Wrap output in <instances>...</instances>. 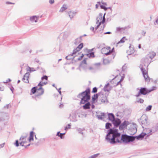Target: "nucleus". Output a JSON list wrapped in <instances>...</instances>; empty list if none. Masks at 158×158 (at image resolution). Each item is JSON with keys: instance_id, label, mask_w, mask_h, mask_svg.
Here are the masks:
<instances>
[{"instance_id": "6e6d98bb", "label": "nucleus", "mask_w": 158, "mask_h": 158, "mask_svg": "<svg viewBox=\"0 0 158 158\" xmlns=\"http://www.w3.org/2000/svg\"><path fill=\"white\" fill-rule=\"evenodd\" d=\"M54 2V0H49V2L51 4H53Z\"/></svg>"}, {"instance_id": "f257e3e1", "label": "nucleus", "mask_w": 158, "mask_h": 158, "mask_svg": "<svg viewBox=\"0 0 158 158\" xmlns=\"http://www.w3.org/2000/svg\"><path fill=\"white\" fill-rule=\"evenodd\" d=\"M106 139L107 142L111 144H114L117 143H120L122 140L124 143H129V136L126 135H123L118 132L115 129H110L107 131V134L106 136Z\"/></svg>"}, {"instance_id": "4be33fe9", "label": "nucleus", "mask_w": 158, "mask_h": 158, "mask_svg": "<svg viewBox=\"0 0 158 158\" xmlns=\"http://www.w3.org/2000/svg\"><path fill=\"white\" fill-rule=\"evenodd\" d=\"M146 135V134L142 133L139 135L135 136V137H136V139L138 140L142 139Z\"/></svg>"}, {"instance_id": "aec40b11", "label": "nucleus", "mask_w": 158, "mask_h": 158, "mask_svg": "<svg viewBox=\"0 0 158 158\" xmlns=\"http://www.w3.org/2000/svg\"><path fill=\"white\" fill-rule=\"evenodd\" d=\"M156 55V53L155 52L150 53L149 54L147 55L146 56L150 60L152 61V59Z\"/></svg>"}, {"instance_id": "4c0bfd02", "label": "nucleus", "mask_w": 158, "mask_h": 158, "mask_svg": "<svg viewBox=\"0 0 158 158\" xmlns=\"http://www.w3.org/2000/svg\"><path fill=\"white\" fill-rule=\"evenodd\" d=\"M100 154L99 153H97L91 156L88 158H96Z\"/></svg>"}, {"instance_id": "2eb2a0df", "label": "nucleus", "mask_w": 158, "mask_h": 158, "mask_svg": "<svg viewBox=\"0 0 158 158\" xmlns=\"http://www.w3.org/2000/svg\"><path fill=\"white\" fill-rule=\"evenodd\" d=\"M66 12H67V13L68 14L70 18L71 19L73 18L74 16H75L76 14L77 13L76 12L74 11H66Z\"/></svg>"}, {"instance_id": "7c9ffc66", "label": "nucleus", "mask_w": 158, "mask_h": 158, "mask_svg": "<svg viewBox=\"0 0 158 158\" xmlns=\"http://www.w3.org/2000/svg\"><path fill=\"white\" fill-rule=\"evenodd\" d=\"M101 101L103 103H105L107 102V97L106 96H104L101 99Z\"/></svg>"}, {"instance_id": "393cba45", "label": "nucleus", "mask_w": 158, "mask_h": 158, "mask_svg": "<svg viewBox=\"0 0 158 158\" xmlns=\"http://www.w3.org/2000/svg\"><path fill=\"white\" fill-rule=\"evenodd\" d=\"M82 36H80V37L77 38L75 40L74 44L76 45H77L81 42Z\"/></svg>"}, {"instance_id": "cd10ccee", "label": "nucleus", "mask_w": 158, "mask_h": 158, "mask_svg": "<svg viewBox=\"0 0 158 158\" xmlns=\"http://www.w3.org/2000/svg\"><path fill=\"white\" fill-rule=\"evenodd\" d=\"M33 132L32 131H31L30 133V136L28 139V140H29V142L31 141V140H33Z\"/></svg>"}, {"instance_id": "37998d69", "label": "nucleus", "mask_w": 158, "mask_h": 158, "mask_svg": "<svg viewBox=\"0 0 158 158\" xmlns=\"http://www.w3.org/2000/svg\"><path fill=\"white\" fill-rule=\"evenodd\" d=\"M100 7L101 9H104L105 11L107 10V7L105 6L104 5H100Z\"/></svg>"}, {"instance_id": "1a4fd4ad", "label": "nucleus", "mask_w": 158, "mask_h": 158, "mask_svg": "<svg viewBox=\"0 0 158 158\" xmlns=\"http://www.w3.org/2000/svg\"><path fill=\"white\" fill-rule=\"evenodd\" d=\"M111 76L113 77H111V78H112V79H115L116 78L117 79H124L125 75L122 72L119 73L115 77L113 75H112Z\"/></svg>"}, {"instance_id": "603ef678", "label": "nucleus", "mask_w": 158, "mask_h": 158, "mask_svg": "<svg viewBox=\"0 0 158 158\" xmlns=\"http://www.w3.org/2000/svg\"><path fill=\"white\" fill-rule=\"evenodd\" d=\"M108 62V61L107 59H104L103 60V63L105 64H107V63Z\"/></svg>"}, {"instance_id": "5fc2aeb1", "label": "nucleus", "mask_w": 158, "mask_h": 158, "mask_svg": "<svg viewBox=\"0 0 158 158\" xmlns=\"http://www.w3.org/2000/svg\"><path fill=\"white\" fill-rule=\"evenodd\" d=\"M14 144L16 147H18L19 146V143L18 140H16L15 143H14Z\"/></svg>"}, {"instance_id": "69168bd1", "label": "nucleus", "mask_w": 158, "mask_h": 158, "mask_svg": "<svg viewBox=\"0 0 158 158\" xmlns=\"http://www.w3.org/2000/svg\"><path fill=\"white\" fill-rule=\"evenodd\" d=\"M6 3L7 4H14V3H12L9 2H6Z\"/></svg>"}, {"instance_id": "09e8293b", "label": "nucleus", "mask_w": 158, "mask_h": 158, "mask_svg": "<svg viewBox=\"0 0 158 158\" xmlns=\"http://www.w3.org/2000/svg\"><path fill=\"white\" fill-rule=\"evenodd\" d=\"M101 24V22H99L98 24L95 27V31L98 28Z\"/></svg>"}, {"instance_id": "c03bdc74", "label": "nucleus", "mask_w": 158, "mask_h": 158, "mask_svg": "<svg viewBox=\"0 0 158 158\" xmlns=\"http://www.w3.org/2000/svg\"><path fill=\"white\" fill-rule=\"evenodd\" d=\"M18 41H13V44H20L21 43V41L19 40H18Z\"/></svg>"}, {"instance_id": "20e7f679", "label": "nucleus", "mask_w": 158, "mask_h": 158, "mask_svg": "<svg viewBox=\"0 0 158 158\" xmlns=\"http://www.w3.org/2000/svg\"><path fill=\"white\" fill-rule=\"evenodd\" d=\"M156 87L155 86L152 87V90H150L148 92L147 89L145 88H141L140 89L138 94L135 95V96L137 97L139 96L140 94L146 95L148 93L151 91L152 90H155L156 89Z\"/></svg>"}, {"instance_id": "39448f33", "label": "nucleus", "mask_w": 158, "mask_h": 158, "mask_svg": "<svg viewBox=\"0 0 158 158\" xmlns=\"http://www.w3.org/2000/svg\"><path fill=\"white\" fill-rule=\"evenodd\" d=\"M47 83V82L43 81H40L38 84V86H40V87L38 89L37 92L41 91V92H39V95H42L44 93V90L42 88V86L44 85H46Z\"/></svg>"}, {"instance_id": "f8f14e48", "label": "nucleus", "mask_w": 158, "mask_h": 158, "mask_svg": "<svg viewBox=\"0 0 158 158\" xmlns=\"http://www.w3.org/2000/svg\"><path fill=\"white\" fill-rule=\"evenodd\" d=\"M112 87L110 85L109 83H107L104 86L103 88V90L105 92H109L111 89Z\"/></svg>"}, {"instance_id": "4468645a", "label": "nucleus", "mask_w": 158, "mask_h": 158, "mask_svg": "<svg viewBox=\"0 0 158 158\" xmlns=\"http://www.w3.org/2000/svg\"><path fill=\"white\" fill-rule=\"evenodd\" d=\"M128 122L127 121H125L123 123H122L119 127V129L120 130H122L126 127L128 124Z\"/></svg>"}, {"instance_id": "f704fd0d", "label": "nucleus", "mask_w": 158, "mask_h": 158, "mask_svg": "<svg viewBox=\"0 0 158 158\" xmlns=\"http://www.w3.org/2000/svg\"><path fill=\"white\" fill-rule=\"evenodd\" d=\"M135 138H136L135 137L129 136V142H132L134 140Z\"/></svg>"}, {"instance_id": "79ce46f5", "label": "nucleus", "mask_w": 158, "mask_h": 158, "mask_svg": "<svg viewBox=\"0 0 158 158\" xmlns=\"http://www.w3.org/2000/svg\"><path fill=\"white\" fill-rule=\"evenodd\" d=\"M83 47V43H81L77 47V48L79 49H81Z\"/></svg>"}, {"instance_id": "0eeeda50", "label": "nucleus", "mask_w": 158, "mask_h": 158, "mask_svg": "<svg viewBox=\"0 0 158 158\" xmlns=\"http://www.w3.org/2000/svg\"><path fill=\"white\" fill-rule=\"evenodd\" d=\"M27 135L25 134L24 135H22L20 138L19 140L20 141L19 144L22 146H24V144L27 143L26 139L27 137Z\"/></svg>"}, {"instance_id": "9b49d317", "label": "nucleus", "mask_w": 158, "mask_h": 158, "mask_svg": "<svg viewBox=\"0 0 158 158\" xmlns=\"http://www.w3.org/2000/svg\"><path fill=\"white\" fill-rule=\"evenodd\" d=\"M123 80H120L119 81H117L115 80H111L110 81V83L112 85L111 86L112 87L116 86L119 84L121 85V82Z\"/></svg>"}, {"instance_id": "8fccbe9b", "label": "nucleus", "mask_w": 158, "mask_h": 158, "mask_svg": "<svg viewBox=\"0 0 158 158\" xmlns=\"http://www.w3.org/2000/svg\"><path fill=\"white\" fill-rule=\"evenodd\" d=\"M10 107H11V106H10V104H7L6 106H4V108H5L8 109Z\"/></svg>"}, {"instance_id": "ea45409f", "label": "nucleus", "mask_w": 158, "mask_h": 158, "mask_svg": "<svg viewBox=\"0 0 158 158\" xmlns=\"http://www.w3.org/2000/svg\"><path fill=\"white\" fill-rule=\"evenodd\" d=\"M81 49H79V48H77V47L76 48L74 49L73 50V53H76L77 52L79 51Z\"/></svg>"}, {"instance_id": "864d4df0", "label": "nucleus", "mask_w": 158, "mask_h": 158, "mask_svg": "<svg viewBox=\"0 0 158 158\" xmlns=\"http://www.w3.org/2000/svg\"><path fill=\"white\" fill-rule=\"evenodd\" d=\"M99 20H101L102 18V14L99 13Z\"/></svg>"}, {"instance_id": "c756f323", "label": "nucleus", "mask_w": 158, "mask_h": 158, "mask_svg": "<svg viewBox=\"0 0 158 158\" xmlns=\"http://www.w3.org/2000/svg\"><path fill=\"white\" fill-rule=\"evenodd\" d=\"M129 48L130 50V53L128 54L129 55H131V54H133L135 52V50L134 49V48L133 47H132L131 45L129 47Z\"/></svg>"}, {"instance_id": "72a5a7b5", "label": "nucleus", "mask_w": 158, "mask_h": 158, "mask_svg": "<svg viewBox=\"0 0 158 158\" xmlns=\"http://www.w3.org/2000/svg\"><path fill=\"white\" fill-rule=\"evenodd\" d=\"M99 94L98 93L96 94H94L92 97V100L93 101H94L96 99H97L98 98V95Z\"/></svg>"}, {"instance_id": "473e14b6", "label": "nucleus", "mask_w": 158, "mask_h": 158, "mask_svg": "<svg viewBox=\"0 0 158 158\" xmlns=\"http://www.w3.org/2000/svg\"><path fill=\"white\" fill-rule=\"evenodd\" d=\"M29 73L28 72L26 73L24 75L22 79H28L29 76Z\"/></svg>"}, {"instance_id": "338daca9", "label": "nucleus", "mask_w": 158, "mask_h": 158, "mask_svg": "<svg viewBox=\"0 0 158 158\" xmlns=\"http://www.w3.org/2000/svg\"><path fill=\"white\" fill-rule=\"evenodd\" d=\"M111 20V18L110 17H109L106 19V22H110Z\"/></svg>"}, {"instance_id": "3c124183", "label": "nucleus", "mask_w": 158, "mask_h": 158, "mask_svg": "<svg viewBox=\"0 0 158 158\" xmlns=\"http://www.w3.org/2000/svg\"><path fill=\"white\" fill-rule=\"evenodd\" d=\"M56 89L57 90V91H58V92L60 94V95H61V91H60V89H61V88H59V89H58L56 87Z\"/></svg>"}, {"instance_id": "b1692460", "label": "nucleus", "mask_w": 158, "mask_h": 158, "mask_svg": "<svg viewBox=\"0 0 158 158\" xmlns=\"http://www.w3.org/2000/svg\"><path fill=\"white\" fill-rule=\"evenodd\" d=\"M88 53L85 54L89 58H92L95 57L94 52H88Z\"/></svg>"}, {"instance_id": "680f3d73", "label": "nucleus", "mask_w": 158, "mask_h": 158, "mask_svg": "<svg viewBox=\"0 0 158 158\" xmlns=\"http://www.w3.org/2000/svg\"><path fill=\"white\" fill-rule=\"evenodd\" d=\"M94 48H92L91 50L88 49H86V50H87V52H91L92 51L94 50Z\"/></svg>"}, {"instance_id": "0e129e2a", "label": "nucleus", "mask_w": 158, "mask_h": 158, "mask_svg": "<svg viewBox=\"0 0 158 158\" xmlns=\"http://www.w3.org/2000/svg\"><path fill=\"white\" fill-rule=\"evenodd\" d=\"M35 62H36L37 63H39L40 64H41V63H40V61H39V60L38 59H37V58H35Z\"/></svg>"}, {"instance_id": "9d476101", "label": "nucleus", "mask_w": 158, "mask_h": 158, "mask_svg": "<svg viewBox=\"0 0 158 158\" xmlns=\"http://www.w3.org/2000/svg\"><path fill=\"white\" fill-rule=\"evenodd\" d=\"M96 116L98 119L102 120L106 117V114L105 113L99 112H96Z\"/></svg>"}, {"instance_id": "c85d7f7f", "label": "nucleus", "mask_w": 158, "mask_h": 158, "mask_svg": "<svg viewBox=\"0 0 158 158\" xmlns=\"http://www.w3.org/2000/svg\"><path fill=\"white\" fill-rule=\"evenodd\" d=\"M27 72L29 71L30 72H34L36 71V69L33 68H31L28 66L27 68Z\"/></svg>"}, {"instance_id": "5701e85b", "label": "nucleus", "mask_w": 158, "mask_h": 158, "mask_svg": "<svg viewBox=\"0 0 158 158\" xmlns=\"http://www.w3.org/2000/svg\"><path fill=\"white\" fill-rule=\"evenodd\" d=\"M90 102L88 101L85 103V104L83 106V107L84 109H89L90 108Z\"/></svg>"}, {"instance_id": "7ed1b4c3", "label": "nucleus", "mask_w": 158, "mask_h": 158, "mask_svg": "<svg viewBox=\"0 0 158 158\" xmlns=\"http://www.w3.org/2000/svg\"><path fill=\"white\" fill-rule=\"evenodd\" d=\"M90 89L88 88L84 91L79 93L77 96L78 98L81 99L80 104H85L90 99Z\"/></svg>"}, {"instance_id": "f3484780", "label": "nucleus", "mask_w": 158, "mask_h": 158, "mask_svg": "<svg viewBox=\"0 0 158 158\" xmlns=\"http://www.w3.org/2000/svg\"><path fill=\"white\" fill-rule=\"evenodd\" d=\"M108 116V119L112 121L114 120L115 117L114 114L112 113H107Z\"/></svg>"}, {"instance_id": "a19ab883", "label": "nucleus", "mask_w": 158, "mask_h": 158, "mask_svg": "<svg viewBox=\"0 0 158 158\" xmlns=\"http://www.w3.org/2000/svg\"><path fill=\"white\" fill-rule=\"evenodd\" d=\"M8 87H9V88H10V90H11L12 93L13 94L14 93V88L11 86V85H10V84L8 85Z\"/></svg>"}, {"instance_id": "e433bc0d", "label": "nucleus", "mask_w": 158, "mask_h": 158, "mask_svg": "<svg viewBox=\"0 0 158 158\" xmlns=\"http://www.w3.org/2000/svg\"><path fill=\"white\" fill-rule=\"evenodd\" d=\"M56 135L60 137L61 139H63L64 138V137L63 136L62 134L61 133H60V131H58L57 132Z\"/></svg>"}, {"instance_id": "a18cd8bd", "label": "nucleus", "mask_w": 158, "mask_h": 158, "mask_svg": "<svg viewBox=\"0 0 158 158\" xmlns=\"http://www.w3.org/2000/svg\"><path fill=\"white\" fill-rule=\"evenodd\" d=\"M144 102L143 99L141 98H139L138 100L136 102H139L140 103H143Z\"/></svg>"}, {"instance_id": "412c9836", "label": "nucleus", "mask_w": 158, "mask_h": 158, "mask_svg": "<svg viewBox=\"0 0 158 158\" xmlns=\"http://www.w3.org/2000/svg\"><path fill=\"white\" fill-rule=\"evenodd\" d=\"M39 16H33L30 17V21L32 22H35V23L37 22L38 17Z\"/></svg>"}, {"instance_id": "bb28decb", "label": "nucleus", "mask_w": 158, "mask_h": 158, "mask_svg": "<svg viewBox=\"0 0 158 158\" xmlns=\"http://www.w3.org/2000/svg\"><path fill=\"white\" fill-rule=\"evenodd\" d=\"M67 8V5L65 4H64L60 9L59 12H62L65 10Z\"/></svg>"}, {"instance_id": "a878e982", "label": "nucleus", "mask_w": 158, "mask_h": 158, "mask_svg": "<svg viewBox=\"0 0 158 158\" xmlns=\"http://www.w3.org/2000/svg\"><path fill=\"white\" fill-rule=\"evenodd\" d=\"M38 88H38L37 86L32 88L31 90V94H34L36 92H37V91Z\"/></svg>"}, {"instance_id": "052dcab7", "label": "nucleus", "mask_w": 158, "mask_h": 158, "mask_svg": "<svg viewBox=\"0 0 158 158\" xmlns=\"http://www.w3.org/2000/svg\"><path fill=\"white\" fill-rule=\"evenodd\" d=\"M106 21V19L105 17H104V18H102V22H101V23L102 24H104Z\"/></svg>"}, {"instance_id": "de8ad7c7", "label": "nucleus", "mask_w": 158, "mask_h": 158, "mask_svg": "<svg viewBox=\"0 0 158 158\" xmlns=\"http://www.w3.org/2000/svg\"><path fill=\"white\" fill-rule=\"evenodd\" d=\"M71 125L70 124H69L68 125V126L65 127L64 130H67L68 129L70 128Z\"/></svg>"}, {"instance_id": "e2e57ef3", "label": "nucleus", "mask_w": 158, "mask_h": 158, "mask_svg": "<svg viewBox=\"0 0 158 158\" xmlns=\"http://www.w3.org/2000/svg\"><path fill=\"white\" fill-rule=\"evenodd\" d=\"M77 130L79 132V133H81L82 131V130L80 128H78L77 129Z\"/></svg>"}, {"instance_id": "49530a36", "label": "nucleus", "mask_w": 158, "mask_h": 158, "mask_svg": "<svg viewBox=\"0 0 158 158\" xmlns=\"http://www.w3.org/2000/svg\"><path fill=\"white\" fill-rule=\"evenodd\" d=\"M97 91V88L95 87L93 88L92 92L93 93H96Z\"/></svg>"}, {"instance_id": "bf43d9fd", "label": "nucleus", "mask_w": 158, "mask_h": 158, "mask_svg": "<svg viewBox=\"0 0 158 158\" xmlns=\"http://www.w3.org/2000/svg\"><path fill=\"white\" fill-rule=\"evenodd\" d=\"M101 44H98L97 45V46H96V48H98V49H99V48H101Z\"/></svg>"}, {"instance_id": "f03ea898", "label": "nucleus", "mask_w": 158, "mask_h": 158, "mask_svg": "<svg viewBox=\"0 0 158 158\" xmlns=\"http://www.w3.org/2000/svg\"><path fill=\"white\" fill-rule=\"evenodd\" d=\"M152 61L149 60V59L147 56L141 60L139 68L144 79H152L148 77L147 73L148 67Z\"/></svg>"}, {"instance_id": "6ab92c4d", "label": "nucleus", "mask_w": 158, "mask_h": 158, "mask_svg": "<svg viewBox=\"0 0 158 158\" xmlns=\"http://www.w3.org/2000/svg\"><path fill=\"white\" fill-rule=\"evenodd\" d=\"M76 54V53H73V52L72 53L70 54H69L68 56H66L65 57V59L67 60H70L72 59L73 60L75 56L73 57V55L75 54Z\"/></svg>"}, {"instance_id": "2f4dec72", "label": "nucleus", "mask_w": 158, "mask_h": 158, "mask_svg": "<svg viewBox=\"0 0 158 158\" xmlns=\"http://www.w3.org/2000/svg\"><path fill=\"white\" fill-rule=\"evenodd\" d=\"M127 40L126 37L125 36L123 37L120 40L118 41L117 43V44L120 43H123L125 42V40Z\"/></svg>"}, {"instance_id": "dca6fc26", "label": "nucleus", "mask_w": 158, "mask_h": 158, "mask_svg": "<svg viewBox=\"0 0 158 158\" xmlns=\"http://www.w3.org/2000/svg\"><path fill=\"white\" fill-rule=\"evenodd\" d=\"M108 49L106 48L105 47L102 48L101 50V52L102 54H104L105 55L107 56L108 55H109L111 54L112 53H113L110 50L109 52H106V53H104L103 52L104 51H106Z\"/></svg>"}, {"instance_id": "13d9d810", "label": "nucleus", "mask_w": 158, "mask_h": 158, "mask_svg": "<svg viewBox=\"0 0 158 158\" xmlns=\"http://www.w3.org/2000/svg\"><path fill=\"white\" fill-rule=\"evenodd\" d=\"M4 89V87L3 86H2V85L0 86V91H3Z\"/></svg>"}, {"instance_id": "423d86ee", "label": "nucleus", "mask_w": 158, "mask_h": 158, "mask_svg": "<svg viewBox=\"0 0 158 158\" xmlns=\"http://www.w3.org/2000/svg\"><path fill=\"white\" fill-rule=\"evenodd\" d=\"M100 63H98L94 64L92 67H90L89 68V69L92 71L93 72H95L96 71L100 70Z\"/></svg>"}, {"instance_id": "6e6552de", "label": "nucleus", "mask_w": 158, "mask_h": 158, "mask_svg": "<svg viewBox=\"0 0 158 158\" xmlns=\"http://www.w3.org/2000/svg\"><path fill=\"white\" fill-rule=\"evenodd\" d=\"M9 118V117L6 113L0 112V121H3L7 120Z\"/></svg>"}, {"instance_id": "a211bd4d", "label": "nucleus", "mask_w": 158, "mask_h": 158, "mask_svg": "<svg viewBox=\"0 0 158 158\" xmlns=\"http://www.w3.org/2000/svg\"><path fill=\"white\" fill-rule=\"evenodd\" d=\"M84 64L87 65L86 59L85 58L81 62L79 66L81 68H83L84 69H86V68L85 67Z\"/></svg>"}, {"instance_id": "58836bf2", "label": "nucleus", "mask_w": 158, "mask_h": 158, "mask_svg": "<svg viewBox=\"0 0 158 158\" xmlns=\"http://www.w3.org/2000/svg\"><path fill=\"white\" fill-rule=\"evenodd\" d=\"M152 108V106L149 105L145 109V110L146 111H150V110H151Z\"/></svg>"}, {"instance_id": "774afa93", "label": "nucleus", "mask_w": 158, "mask_h": 158, "mask_svg": "<svg viewBox=\"0 0 158 158\" xmlns=\"http://www.w3.org/2000/svg\"><path fill=\"white\" fill-rule=\"evenodd\" d=\"M5 144V143H3L0 144V148H3Z\"/></svg>"}, {"instance_id": "c9c22d12", "label": "nucleus", "mask_w": 158, "mask_h": 158, "mask_svg": "<svg viewBox=\"0 0 158 158\" xmlns=\"http://www.w3.org/2000/svg\"><path fill=\"white\" fill-rule=\"evenodd\" d=\"M112 126V125L111 123H107L106 124V129H109L110 128V127Z\"/></svg>"}, {"instance_id": "ddd939ff", "label": "nucleus", "mask_w": 158, "mask_h": 158, "mask_svg": "<svg viewBox=\"0 0 158 158\" xmlns=\"http://www.w3.org/2000/svg\"><path fill=\"white\" fill-rule=\"evenodd\" d=\"M112 122L114 126L116 127H118L121 123L120 120L118 118L114 119Z\"/></svg>"}, {"instance_id": "4d7b16f0", "label": "nucleus", "mask_w": 158, "mask_h": 158, "mask_svg": "<svg viewBox=\"0 0 158 158\" xmlns=\"http://www.w3.org/2000/svg\"><path fill=\"white\" fill-rule=\"evenodd\" d=\"M41 79H48V77L46 75H44L42 77Z\"/></svg>"}]
</instances>
